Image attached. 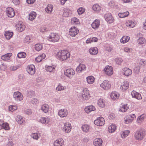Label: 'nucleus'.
Listing matches in <instances>:
<instances>
[{"label":"nucleus","mask_w":146,"mask_h":146,"mask_svg":"<svg viewBox=\"0 0 146 146\" xmlns=\"http://www.w3.org/2000/svg\"><path fill=\"white\" fill-rule=\"evenodd\" d=\"M145 117V115L143 114L139 116L137 119V122L138 123H141L144 121V119Z\"/></svg>","instance_id":"e433bc0d"},{"label":"nucleus","mask_w":146,"mask_h":146,"mask_svg":"<svg viewBox=\"0 0 146 146\" xmlns=\"http://www.w3.org/2000/svg\"><path fill=\"white\" fill-rule=\"evenodd\" d=\"M42 46L41 44H38L35 45V49L37 51H38L41 50L42 49Z\"/></svg>","instance_id":"3c124183"},{"label":"nucleus","mask_w":146,"mask_h":146,"mask_svg":"<svg viewBox=\"0 0 146 146\" xmlns=\"http://www.w3.org/2000/svg\"><path fill=\"white\" fill-rule=\"evenodd\" d=\"M35 93L34 91H29L28 93V96L30 98H31L35 96Z\"/></svg>","instance_id":"5fc2aeb1"},{"label":"nucleus","mask_w":146,"mask_h":146,"mask_svg":"<svg viewBox=\"0 0 146 146\" xmlns=\"http://www.w3.org/2000/svg\"><path fill=\"white\" fill-rule=\"evenodd\" d=\"M45 69L47 72H51L55 70V66L53 65L52 66L46 65L45 66Z\"/></svg>","instance_id":"c85d7f7f"},{"label":"nucleus","mask_w":146,"mask_h":146,"mask_svg":"<svg viewBox=\"0 0 146 146\" xmlns=\"http://www.w3.org/2000/svg\"><path fill=\"white\" fill-rule=\"evenodd\" d=\"M30 102L33 105H36L38 103L39 101L36 98H33L30 100Z\"/></svg>","instance_id":"a18cd8bd"},{"label":"nucleus","mask_w":146,"mask_h":146,"mask_svg":"<svg viewBox=\"0 0 146 146\" xmlns=\"http://www.w3.org/2000/svg\"><path fill=\"white\" fill-rule=\"evenodd\" d=\"M145 135V131L142 129L137 130L134 134L135 139L138 140H141L144 137Z\"/></svg>","instance_id":"f03ea898"},{"label":"nucleus","mask_w":146,"mask_h":146,"mask_svg":"<svg viewBox=\"0 0 146 146\" xmlns=\"http://www.w3.org/2000/svg\"><path fill=\"white\" fill-rule=\"evenodd\" d=\"M125 123L126 124L129 123H131L132 121V119H130L128 117H126V119L125 118Z\"/></svg>","instance_id":"0e129e2a"},{"label":"nucleus","mask_w":146,"mask_h":146,"mask_svg":"<svg viewBox=\"0 0 146 146\" xmlns=\"http://www.w3.org/2000/svg\"><path fill=\"white\" fill-rule=\"evenodd\" d=\"M128 109V108L126 105L122 106V107L119 110V111L122 112H125Z\"/></svg>","instance_id":"603ef678"},{"label":"nucleus","mask_w":146,"mask_h":146,"mask_svg":"<svg viewBox=\"0 0 146 146\" xmlns=\"http://www.w3.org/2000/svg\"><path fill=\"white\" fill-rule=\"evenodd\" d=\"M145 42V40L143 37H140V38L138 40V43L140 44H144Z\"/></svg>","instance_id":"864d4df0"},{"label":"nucleus","mask_w":146,"mask_h":146,"mask_svg":"<svg viewBox=\"0 0 146 146\" xmlns=\"http://www.w3.org/2000/svg\"><path fill=\"white\" fill-rule=\"evenodd\" d=\"M50 121L49 118L46 117H42L39 120V121L42 123L47 124L48 123L49 121Z\"/></svg>","instance_id":"4be33fe9"},{"label":"nucleus","mask_w":146,"mask_h":146,"mask_svg":"<svg viewBox=\"0 0 146 146\" xmlns=\"http://www.w3.org/2000/svg\"><path fill=\"white\" fill-rule=\"evenodd\" d=\"M92 9L94 11L99 12L100 10V7L98 4L94 5L92 7Z\"/></svg>","instance_id":"de8ad7c7"},{"label":"nucleus","mask_w":146,"mask_h":146,"mask_svg":"<svg viewBox=\"0 0 146 146\" xmlns=\"http://www.w3.org/2000/svg\"><path fill=\"white\" fill-rule=\"evenodd\" d=\"M68 112L66 110L61 109L60 110L58 113V115L61 117H64L67 116Z\"/></svg>","instance_id":"4468645a"},{"label":"nucleus","mask_w":146,"mask_h":146,"mask_svg":"<svg viewBox=\"0 0 146 146\" xmlns=\"http://www.w3.org/2000/svg\"><path fill=\"white\" fill-rule=\"evenodd\" d=\"M21 67L20 64H11L9 66L10 69L11 70H15Z\"/></svg>","instance_id":"7c9ffc66"},{"label":"nucleus","mask_w":146,"mask_h":146,"mask_svg":"<svg viewBox=\"0 0 146 146\" xmlns=\"http://www.w3.org/2000/svg\"><path fill=\"white\" fill-rule=\"evenodd\" d=\"M102 143V141L101 138L95 139L94 141V144L96 146H100Z\"/></svg>","instance_id":"aec40b11"},{"label":"nucleus","mask_w":146,"mask_h":146,"mask_svg":"<svg viewBox=\"0 0 146 146\" xmlns=\"http://www.w3.org/2000/svg\"><path fill=\"white\" fill-rule=\"evenodd\" d=\"M24 112L25 114L27 115H30L32 113L31 110L29 109H27L25 110Z\"/></svg>","instance_id":"e2e57ef3"},{"label":"nucleus","mask_w":146,"mask_h":146,"mask_svg":"<svg viewBox=\"0 0 146 146\" xmlns=\"http://www.w3.org/2000/svg\"><path fill=\"white\" fill-rule=\"evenodd\" d=\"M16 119L17 121L19 124H21L24 121V120L21 116H17Z\"/></svg>","instance_id":"ea45409f"},{"label":"nucleus","mask_w":146,"mask_h":146,"mask_svg":"<svg viewBox=\"0 0 146 146\" xmlns=\"http://www.w3.org/2000/svg\"><path fill=\"white\" fill-rule=\"evenodd\" d=\"M101 87L106 90H108L111 86V84L109 83V82L108 80H104L100 84Z\"/></svg>","instance_id":"9b49d317"},{"label":"nucleus","mask_w":146,"mask_h":146,"mask_svg":"<svg viewBox=\"0 0 146 146\" xmlns=\"http://www.w3.org/2000/svg\"><path fill=\"white\" fill-rule=\"evenodd\" d=\"M130 131L128 130L125 131L121 133V136L122 138H125L128 136L130 133Z\"/></svg>","instance_id":"49530a36"},{"label":"nucleus","mask_w":146,"mask_h":146,"mask_svg":"<svg viewBox=\"0 0 146 146\" xmlns=\"http://www.w3.org/2000/svg\"><path fill=\"white\" fill-rule=\"evenodd\" d=\"M130 38L129 36H123L120 40L121 42L124 43L127 42L129 40Z\"/></svg>","instance_id":"58836bf2"},{"label":"nucleus","mask_w":146,"mask_h":146,"mask_svg":"<svg viewBox=\"0 0 146 146\" xmlns=\"http://www.w3.org/2000/svg\"><path fill=\"white\" fill-rule=\"evenodd\" d=\"M104 18L109 23H112L114 20L111 14L110 13L106 14L104 16Z\"/></svg>","instance_id":"ddd939ff"},{"label":"nucleus","mask_w":146,"mask_h":146,"mask_svg":"<svg viewBox=\"0 0 146 146\" xmlns=\"http://www.w3.org/2000/svg\"><path fill=\"white\" fill-rule=\"evenodd\" d=\"M6 12L7 16L10 18L13 17L15 15L13 9L11 7H8L7 8Z\"/></svg>","instance_id":"39448f33"},{"label":"nucleus","mask_w":146,"mask_h":146,"mask_svg":"<svg viewBox=\"0 0 146 146\" xmlns=\"http://www.w3.org/2000/svg\"><path fill=\"white\" fill-rule=\"evenodd\" d=\"M13 33L12 32H10L9 31H5V35L6 38L9 40L11 38L13 35Z\"/></svg>","instance_id":"cd10ccee"},{"label":"nucleus","mask_w":146,"mask_h":146,"mask_svg":"<svg viewBox=\"0 0 146 146\" xmlns=\"http://www.w3.org/2000/svg\"><path fill=\"white\" fill-rule=\"evenodd\" d=\"M81 97L83 100H87L90 97L89 91L87 89L84 90Z\"/></svg>","instance_id":"6e6552de"},{"label":"nucleus","mask_w":146,"mask_h":146,"mask_svg":"<svg viewBox=\"0 0 146 146\" xmlns=\"http://www.w3.org/2000/svg\"><path fill=\"white\" fill-rule=\"evenodd\" d=\"M105 73L108 75L111 76L113 73V70L112 66H108L104 69Z\"/></svg>","instance_id":"1a4fd4ad"},{"label":"nucleus","mask_w":146,"mask_h":146,"mask_svg":"<svg viewBox=\"0 0 146 146\" xmlns=\"http://www.w3.org/2000/svg\"><path fill=\"white\" fill-rule=\"evenodd\" d=\"M115 61L116 64H120L123 61V60L121 58H116L115 59Z\"/></svg>","instance_id":"052dcab7"},{"label":"nucleus","mask_w":146,"mask_h":146,"mask_svg":"<svg viewBox=\"0 0 146 146\" xmlns=\"http://www.w3.org/2000/svg\"><path fill=\"white\" fill-rule=\"evenodd\" d=\"M31 136L34 139H38V136L37 133H34L32 134Z\"/></svg>","instance_id":"774afa93"},{"label":"nucleus","mask_w":146,"mask_h":146,"mask_svg":"<svg viewBox=\"0 0 146 146\" xmlns=\"http://www.w3.org/2000/svg\"><path fill=\"white\" fill-rule=\"evenodd\" d=\"M9 110L12 111H13L17 109V107L13 105L10 106L9 107Z\"/></svg>","instance_id":"4d7b16f0"},{"label":"nucleus","mask_w":146,"mask_h":146,"mask_svg":"<svg viewBox=\"0 0 146 146\" xmlns=\"http://www.w3.org/2000/svg\"><path fill=\"white\" fill-rule=\"evenodd\" d=\"M36 13L34 12H32L29 15V19L30 20L33 21L36 17Z\"/></svg>","instance_id":"473e14b6"},{"label":"nucleus","mask_w":146,"mask_h":146,"mask_svg":"<svg viewBox=\"0 0 146 146\" xmlns=\"http://www.w3.org/2000/svg\"><path fill=\"white\" fill-rule=\"evenodd\" d=\"M7 68L6 64H0V69L1 70H4Z\"/></svg>","instance_id":"69168bd1"},{"label":"nucleus","mask_w":146,"mask_h":146,"mask_svg":"<svg viewBox=\"0 0 146 146\" xmlns=\"http://www.w3.org/2000/svg\"><path fill=\"white\" fill-rule=\"evenodd\" d=\"M129 14V13L127 11L125 12L119 13L118 16L120 18H124L127 17Z\"/></svg>","instance_id":"79ce46f5"},{"label":"nucleus","mask_w":146,"mask_h":146,"mask_svg":"<svg viewBox=\"0 0 146 146\" xmlns=\"http://www.w3.org/2000/svg\"><path fill=\"white\" fill-rule=\"evenodd\" d=\"M86 68L85 64H79L76 68V70L77 72L80 73L85 70Z\"/></svg>","instance_id":"6ab92c4d"},{"label":"nucleus","mask_w":146,"mask_h":146,"mask_svg":"<svg viewBox=\"0 0 146 146\" xmlns=\"http://www.w3.org/2000/svg\"><path fill=\"white\" fill-rule=\"evenodd\" d=\"M119 94L116 92H112L110 95V97L111 99L114 100L117 99L119 98Z\"/></svg>","instance_id":"bb28decb"},{"label":"nucleus","mask_w":146,"mask_h":146,"mask_svg":"<svg viewBox=\"0 0 146 146\" xmlns=\"http://www.w3.org/2000/svg\"><path fill=\"white\" fill-rule=\"evenodd\" d=\"M131 94L133 97H134L138 100L141 99L142 97L140 94L135 91H132Z\"/></svg>","instance_id":"f3484780"},{"label":"nucleus","mask_w":146,"mask_h":146,"mask_svg":"<svg viewBox=\"0 0 146 146\" xmlns=\"http://www.w3.org/2000/svg\"><path fill=\"white\" fill-rule=\"evenodd\" d=\"M141 67V64H139L137 66V67L134 69V72L135 73L138 74L139 72Z\"/></svg>","instance_id":"bf43d9fd"},{"label":"nucleus","mask_w":146,"mask_h":146,"mask_svg":"<svg viewBox=\"0 0 146 146\" xmlns=\"http://www.w3.org/2000/svg\"><path fill=\"white\" fill-rule=\"evenodd\" d=\"M126 25L127 27L132 28L134 27L135 26L134 22L130 20L127 21L126 23Z\"/></svg>","instance_id":"f704fd0d"},{"label":"nucleus","mask_w":146,"mask_h":146,"mask_svg":"<svg viewBox=\"0 0 146 146\" xmlns=\"http://www.w3.org/2000/svg\"><path fill=\"white\" fill-rule=\"evenodd\" d=\"M26 56V54L24 52L19 53L17 54V57L19 58H25Z\"/></svg>","instance_id":"8fccbe9b"},{"label":"nucleus","mask_w":146,"mask_h":146,"mask_svg":"<svg viewBox=\"0 0 146 146\" xmlns=\"http://www.w3.org/2000/svg\"><path fill=\"white\" fill-rule=\"evenodd\" d=\"M85 11L84 8L83 7H80L78 9L77 12L78 14L81 15L84 13L85 12Z\"/></svg>","instance_id":"6e6d98bb"},{"label":"nucleus","mask_w":146,"mask_h":146,"mask_svg":"<svg viewBox=\"0 0 146 146\" xmlns=\"http://www.w3.org/2000/svg\"><path fill=\"white\" fill-rule=\"evenodd\" d=\"M79 31L75 27H72L70 29L69 35L72 36H75L78 33Z\"/></svg>","instance_id":"f8f14e48"},{"label":"nucleus","mask_w":146,"mask_h":146,"mask_svg":"<svg viewBox=\"0 0 146 146\" xmlns=\"http://www.w3.org/2000/svg\"><path fill=\"white\" fill-rule=\"evenodd\" d=\"M35 66L34 64L28 65L26 68V70L29 74L32 75L35 73Z\"/></svg>","instance_id":"9d476101"},{"label":"nucleus","mask_w":146,"mask_h":146,"mask_svg":"<svg viewBox=\"0 0 146 146\" xmlns=\"http://www.w3.org/2000/svg\"><path fill=\"white\" fill-rule=\"evenodd\" d=\"M30 38L29 36H27L25 38L24 40L26 42H30L31 41H30Z\"/></svg>","instance_id":"338daca9"},{"label":"nucleus","mask_w":146,"mask_h":146,"mask_svg":"<svg viewBox=\"0 0 146 146\" xmlns=\"http://www.w3.org/2000/svg\"><path fill=\"white\" fill-rule=\"evenodd\" d=\"M64 141L62 139L56 140L54 143V146H61L63 144Z\"/></svg>","instance_id":"393cba45"},{"label":"nucleus","mask_w":146,"mask_h":146,"mask_svg":"<svg viewBox=\"0 0 146 146\" xmlns=\"http://www.w3.org/2000/svg\"><path fill=\"white\" fill-rule=\"evenodd\" d=\"M86 79L88 84H92L94 82L95 78L93 76H91L87 77Z\"/></svg>","instance_id":"c9c22d12"},{"label":"nucleus","mask_w":146,"mask_h":146,"mask_svg":"<svg viewBox=\"0 0 146 146\" xmlns=\"http://www.w3.org/2000/svg\"><path fill=\"white\" fill-rule=\"evenodd\" d=\"M56 89L57 90L60 91L64 90V88L63 86H62L60 85H59L56 88Z\"/></svg>","instance_id":"680f3d73"},{"label":"nucleus","mask_w":146,"mask_h":146,"mask_svg":"<svg viewBox=\"0 0 146 146\" xmlns=\"http://www.w3.org/2000/svg\"><path fill=\"white\" fill-rule=\"evenodd\" d=\"M122 72L124 75L127 76L130 75L132 73L131 70L127 68H124Z\"/></svg>","instance_id":"a211bd4d"},{"label":"nucleus","mask_w":146,"mask_h":146,"mask_svg":"<svg viewBox=\"0 0 146 146\" xmlns=\"http://www.w3.org/2000/svg\"><path fill=\"white\" fill-rule=\"evenodd\" d=\"M13 97L17 101H20L23 99V95L19 92H15L13 95Z\"/></svg>","instance_id":"20e7f679"},{"label":"nucleus","mask_w":146,"mask_h":146,"mask_svg":"<svg viewBox=\"0 0 146 146\" xmlns=\"http://www.w3.org/2000/svg\"><path fill=\"white\" fill-rule=\"evenodd\" d=\"M129 84L127 81H124L122 83V85L120 87V88L123 91H125L127 90L129 88Z\"/></svg>","instance_id":"dca6fc26"},{"label":"nucleus","mask_w":146,"mask_h":146,"mask_svg":"<svg viewBox=\"0 0 146 146\" xmlns=\"http://www.w3.org/2000/svg\"><path fill=\"white\" fill-rule=\"evenodd\" d=\"M53 8V5L49 4L48 5L47 7L46 8L45 10L47 13H50L52 11Z\"/></svg>","instance_id":"37998d69"},{"label":"nucleus","mask_w":146,"mask_h":146,"mask_svg":"<svg viewBox=\"0 0 146 146\" xmlns=\"http://www.w3.org/2000/svg\"><path fill=\"white\" fill-rule=\"evenodd\" d=\"M79 20L76 18H73L71 21V23L73 24H78L79 23Z\"/></svg>","instance_id":"09e8293b"},{"label":"nucleus","mask_w":146,"mask_h":146,"mask_svg":"<svg viewBox=\"0 0 146 146\" xmlns=\"http://www.w3.org/2000/svg\"><path fill=\"white\" fill-rule=\"evenodd\" d=\"M2 127L5 130H8L9 129L8 124L7 123H3L2 125Z\"/></svg>","instance_id":"13d9d810"},{"label":"nucleus","mask_w":146,"mask_h":146,"mask_svg":"<svg viewBox=\"0 0 146 146\" xmlns=\"http://www.w3.org/2000/svg\"><path fill=\"white\" fill-rule=\"evenodd\" d=\"M49 110V106L47 104H43L41 107V110L44 113H47Z\"/></svg>","instance_id":"c756f323"},{"label":"nucleus","mask_w":146,"mask_h":146,"mask_svg":"<svg viewBox=\"0 0 146 146\" xmlns=\"http://www.w3.org/2000/svg\"><path fill=\"white\" fill-rule=\"evenodd\" d=\"M17 28L18 31L19 32L23 31L25 28V25L21 24H18V25H17Z\"/></svg>","instance_id":"4c0bfd02"},{"label":"nucleus","mask_w":146,"mask_h":146,"mask_svg":"<svg viewBox=\"0 0 146 146\" xmlns=\"http://www.w3.org/2000/svg\"><path fill=\"white\" fill-rule=\"evenodd\" d=\"M70 54L67 50H64L59 51L57 54V56L59 60L63 61L70 58Z\"/></svg>","instance_id":"f257e3e1"},{"label":"nucleus","mask_w":146,"mask_h":146,"mask_svg":"<svg viewBox=\"0 0 146 146\" xmlns=\"http://www.w3.org/2000/svg\"><path fill=\"white\" fill-rule=\"evenodd\" d=\"M12 55L11 53H7L4 55L2 56L1 57V58L5 61L9 60L11 56Z\"/></svg>","instance_id":"a878e982"},{"label":"nucleus","mask_w":146,"mask_h":146,"mask_svg":"<svg viewBox=\"0 0 146 146\" xmlns=\"http://www.w3.org/2000/svg\"><path fill=\"white\" fill-rule=\"evenodd\" d=\"M75 74V71L72 69H68L64 72L65 75L70 78H71Z\"/></svg>","instance_id":"0eeeda50"},{"label":"nucleus","mask_w":146,"mask_h":146,"mask_svg":"<svg viewBox=\"0 0 146 146\" xmlns=\"http://www.w3.org/2000/svg\"><path fill=\"white\" fill-rule=\"evenodd\" d=\"M71 124L70 123H66L64 124L63 130L66 133H68L71 131Z\"/></svg>","instance_id":"2eb2a0df"},{"label":"nucleus","mask_w":146,"mask_h":146,"mask_svg":"<svg viewBox=\"0 0 146 146\" xmlns=\"http://www.w3.org/2000/svg\"><path fill=\"white\" fill-rule=\"evenodd\" d=\"M100 25V22L99 20H96L92 24V27L94 29H98Z\"/></svg>","instance_id":"412c9836"},{"label":"nucleus","mask_w":146,"mask_h":146,"mask_svg":"<svg viewBox=\"0 0 146 146\" xmlns=\"http://www.w3.org/2000/svg\"><path fill=\"white\" fill-rule=\"evenodd\" d=\"M104 100L103 99H100L98 100V104L99 106L103 108L104 106L105 103Z\"/></svg>","instance_id":"c03bdc74"},{"label":"nucleus","mask_w":146,"mask_h":146,"mask_svg":"<svg viewBox=\"0 0 146 146\" xmlns=\"http://www.w3.org/2000/svg\"><path fill=\"white\" fill-rule=\"evenodd\" d=\"M96 110L94 107L92 105H90L87 106L85 108V111L86 112L88 113L92 111H94Z\"/></svg>","instance_id":"b1692460"},{"label":"nucleus","mask_w":146,"mask_h":146,"mask_svg":"<svg viewBox=\"0 0 146 146\" xmlns=\"http://www.w3.org/2000/svg\"><path fill=\"white\" fill-rule=\"evenodd\" d=\"M64 11L63 15V16L64 17H68L69 16V14L71 12L70 10L67 9H64Z\"/></svg>","instance_id":"a19ab883"},{"label":"nucleus","mask_w":146,"mask_h":146,"mask_svg":"<svg viewBox=\"0 0 146 146\" xmlns=\"http://www.w3.org/2000/svg\"><path fill=\"white\" fill-rule=\"evenodd\" d=\"M105 123L104 118L102 117H100L94 121V124L97 126H102Z\"/></svg>","instance_id":"423d86ee"},{"label":"nucleus","mask_w":146,"mask_h":146,"mask_svg":"<svg viewBox=\"0 0 146 146\" xmlns=\"http://www.w3.org/2000/svg\"><path fill=\"white\" fill-rule=\"evenodd\" d=\"M89 52L92 55H96L98 52V49L96 47H92L89 49Z\"/></svg>","instance_id":"5701e85b"},{"label":"nucleus","mask_w":146,"mask_h":146,"mask_svg":"<svg viewBox=\"0 0 146 146\" xmlns=\"http://www.w3.org/2000/svg\"><path fill=\"white\" fill-rule=\"evenodd\" d=\"M48 40L54 42L57 41L60 39V36L54 33H51L48 38Z\"/></svg>","instance_id":"7ed1b4c3"},{"label":"nucleus","mask_w":146,"mask_h":146,"mask_svg":"<svg viewBox=\"0 0 146 146\" xmlns=\"http://www.w3.org/2000/svg\"><path fill=\"white\" fill-rule=\"evenodd\" d=\"M116 129V126L115 124H112L108 127L109 131L110 133L114 132Z\"/></svg>","instance_id":"2f4dec72"},{"label":"nucleus","mask_w":146,"mask_h":146,"mask_svg":"<svg viewBox=\"0 0 146 146\" xmlns=\"http://www.w3.org/2000/svg\"><path fill=\"white\" fill-rule=\"evenodd\" d=\"M81 128L83 131L86 133L88 132L90 129L89 125L87 124L82 125Z\"/></svg>","instance_id":"72a5a7b5"}]
</instances>
